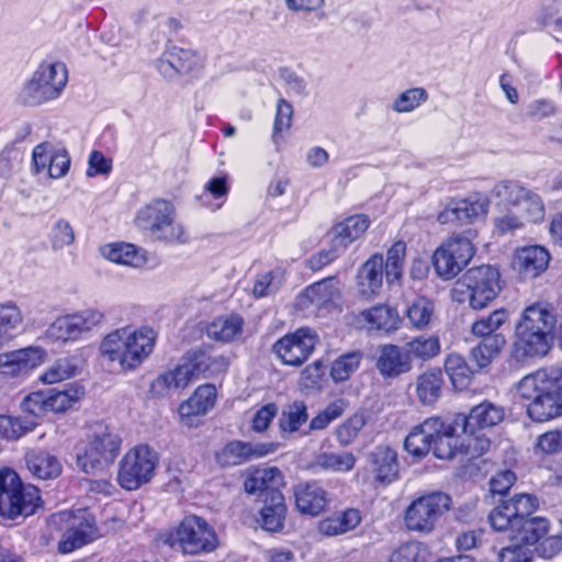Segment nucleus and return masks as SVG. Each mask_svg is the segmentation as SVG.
I'll list each match as a JSON object with an SVG mask.
<instances>
[{
  "instance_id": "nucleus-54",
  "label": "nucleus",
  "mask_w": 562,
  "mask_h": 562,
  "mask_svg": "<svg viewBox=\"0 0 562 562\" xmlns=\"http://www.w3.org/2000/svg\"><path fill=\"white\" fill-rule=\"evenodd\" d=\"M367 420L363 414L357 413L350 416L336 428V437L341 446L350 445L364 427Z\"/></svg>"
},
{
  "instance_id": "nucleus-62",
  "label": "nucleus",
  "mask_w": 562,
  "mask_h": 562,
  "mask_svg": "<svg viewBox=\"0 0 562 562\" xmlns=\"http://www.w3.org/2000/svg\"><path fill=\"white\" fill-rule=\"evenodd\" d=\"M506 212L494 218V229L499 235H506L521 229L525 221L512 209H505Z\"/></svg>"
},
{
  "instance_id": "nucleus-24",
  "label": "nucleus",
  "mask_w": 562,
  "mask_h": 562,
  "mask_svg": "<svg viewBox=\"0 0 562 562\" xmlns=\"http://www.w3.org/2000/svg\"><path fill=\"white\" fill-rule=\"evenodd\" d=\"M273 443L252 445L239 440L227 443L217 454L218 462L224 467L241 464L254 458H261L274 452Z\"/></svg>"
},
{
  "instance_id": "nucleus-7",
  "label": "nucleus",
  "mask_w": 562,
  "mask_h": 562,
  "mask_svg": "<svg viewBox=\"0 0 562 562\" xmlns=\"http://www.w3.org/2000/svg\"><path fill=\"white\" fill-rule=\"evenodd\" d=\"M538 374L524 376L516 386L521 398L530 401L527 406L528 416L537 423H544L562 416V397L547 383L536 380Z\"/></svg>"
},
{
  "instance_id": "nucleus-9",
  "label": "nucleus",
  "mask_w": 562,
  "mask_h": 562,
  "mask_svg": "<svg viewBox=\"0 0 562 562\" xmlns=\"http://www.w3.org/2000/svg\"><path fill=\"white\" fill-rule=\"evenodd\" d=\"M158 462V453L148 445L133 447L120 462L119 484L127 491L139 488L153 479Z\"/></svg>"
},
{
  "instance_id": "nucleus-43",
  "label": "nucleus",
  "mask_w": 562,
  "mask_h": 562,
  "mask_svg": "<svg viewBox=\"0 0 562 562\" xmlns=\"http://www.w3.org/2000/svg\"><path fill=\"white\" fill-rule=\"evenodd\" d=\"M508 313L504 308L495 310L487 316L476 319L471 326L473 336L486 340L487 337L504 336L498 329L507 322Z\"/></svg>"
},
{
  "instance_id": "nucleus-21",
  "label": "nucleus",
  "mask_w": 562,
  "mask_h": 562,
  "mask_svg": "<svg viewBox=\"0 0 562 562\" xmlns=\"http://www.w3.org/2000/svg\"><path fill=\"white\" fill-rule=\"evenodd\" d=\"M46 351L41 347H27L0 355V375L21 376L44 362Z\"/></svg>"
},
{
  "instance_id": "nucleus-64",
  "label": "nucleus",
  "mask_w": 562,
  "mask_h": 562,
  "mask_svg": "<svg viewBox=\"0 0 562 562\" xmlns=\"http://www.w3.org/2000/svg\"><path fill=\"white\" fill-rule=\"evenodd\" d=\"M533 552L528 546L517 541V543L503 548L498 553L499 562H530Z\"/></svg>"
},
{
  "instance_id": "nucleus-42",
  "label": "nucleus",
  "mask_w": 562,
  "mask_h": 562,
  "mask_svg": "<svg viewBox=\"0 0 562 562\" xmlns=\"http://www.w3.org/2000/svg\"><path fill=\"white\" fill-rule=\"evenodd\" d=\"M286 514L284 497L281 493H273L270 503L265 504L261 509L262 527L268 531H278L283 527Z\"/></svg>"
},
{
  "instance_id": "nucleus-40",
  "label": "nucleus",
  "mask_w": 562,
  "mask_h": 562,
  "mask_svg": "<svg viewBox=\"0 0 562 562\" xmlns=\"http://www.w3.org/2000/svg\"><path fill=\"white\" fill-rule=\"evenodd\" d=\"M527 187L517 180L498 181L491 191V196L496 201L497 206L512 209L526 195Z\"/></svg>"
},
{
  "instance_id": "nucleus-12",
  "label": "nucleus",
  "mask_w": 562,
  "mask_h": 562,
  "mask_svg": "<svg viewBox=\"0 0 562 562\" xmlns=\"http://www.w3.org/2000/svg\"><path fill=\"white\" fill-rule=\"evenodd\" d=\"M49 525L57 529L66 527L58 543V551L63 554L70 553L98 537L94 521L90 519L86 512L79 510L78 514L72 512L56 513L50 516Z\"/></svg>"
},
{
  "instance_id": "nucleus-44",
  "label": "nucleus",
  "mask_w": 562,
  "mask_h": 562,
  "mask_svg": "<svg viewBox=\"0 0 562 562\" xmlns=\"http://www.w3.org/2000/svg\"><path fill=\"white\" fill-rule=\"evenodd\" d=\"M307 407L305 403L296 401L282 411L278 420L282 437L296 432L307 422Z\"/></svg>"
},
{
  "instance_id": "nucleus-17",
  "label": "nucleus",
  "mask_w": 562,
  "mask_h": 562,
  "mask_svg": "<svg viewBox=\"0 0 562 562\" xmlns=\"http://www.w3.org/2000/svg\"><path fill=\"white\" fill-rule=\"evenodd\" d=\"M368 473L375 487H385L398 480L397 453L389 446H376L367 457Z\"/></svg>"
},
{
  "instance_id": "nucleus-60",
  "label": "nucleus",
  "mask_w": 562,
  "mask_h": 562,
  "mask_svg": "<svg viewBox=\"0 0 562 562\" xmlns=\"http://www.w3.org/2000/svg\"><path fill=\"white\" fill-rule=\"evenodd\" d=\"M75 240V232L70 223L64 218L57 220L50 229V243L54 249H63Z\"/></svg>"
},
{
  "instance_id": "nucleus-45",
  "label": "nucleus",
  "mask_w": 562,
  "mask_h": 562,
  "mask_svg": "<svg viewBox=\"0 0 562 562\" xmlns=\"http://www.w3.org/2000/svg\"><path fill=\"white\" fill-rule=\"evenodd\" d=\"M445 370L454 389H465L473 375V371L465 359L458 353H450L445 361Z\"/></svg>"
},
{
  "instance_id": "nucleus-8",
  "label": "nucleus",
  "mask_w": 562,
  "mask_h": 562,
  "mask_svg": "<svg viewBox=\"0 0 562 562\" xmlns=\"http://www.w3.org/2000/svg\"><path fill=\"white\" fill-rule=\"evenodd\" d=\"M166 543L184 554L194 555L215 550L218 539L214 529L204 519L189 516L168 536Z\"/></svg>"
},
{
  "instance_id": "nucleus-28",
  "label": "nucleus",
  "mask_w": 562,
  "mask_h": 562,
  "mask_svg": "<svg viewBox=\"0 0 562 562\" xmlns=\"http://www.w3.org/2000/svg\"><path fill=\"white\" fill-rule=\"evenodd\" d=\"M555 324L554 308L547 302H535L525 307L517 323L518 326H526L527 328L547 331L552 335Z\"/></svg>"
},
{
  "instance_id": "nucleus-39",
  "label": "nucleus",
  "mask_w": 562,
  "mask_h": 562,
  "mask_svg": "<svg viewBox=\"0 0 562 562\" xmlns=\"http://www.w3.org/2000/svg\"><path fill=\"white\" fill-rule=\"evenodd\" d=\"M85 396L83 386L77 383H70L63 390L53 389L47 394L48 408L54 413H64L75 407Z\"/></svg>"
},
{
  "instance_id": "nucleus-52",
  "label": "nucleus",
  "mask_w": 562,
  "mask_h": 562,
  "mask_svg": "<svg viewBox=\"0 0 562 562\" xmlns=\"http://www.w3.org/2000/svg\"><path fill=\"white\" fill-rule=\"evenodd\" d=\"M22 322V313L14 303L0 304V345L10 339L11 330Z\"/></svg>"
},
{
  "instance_id": "nucleus-3",
  "label": "nucleus",
  "mask_w": 562,
  "mask_h": 562,
  "mask_svg": "<svg viewBox=\"0 0 562 562\" xmlns=\"http://www.w3.org/2000/svg\"><path fill=\"white\" fill-rule=\"evenodd\" d=\"M176 217L175 205L167 200L157 199L137 212L135 223L156 240L166 244H186L189 235Z\"/></svg>"
},
{
  "instance_id": "nucleus-5",
  "label": "nucleus",
  "mask_w": 562,
  "mask_h": 562,
  "mask_svg": "<svg viewBox=\"0 0 562 562\" xmlns=\"http://www.w3.org/2000/svg\"><path fill=\"white\" fill-rule=\"evenodd\" d=\"M40 502L38 488L24 486L18 473L11 469L0 470V516L14 519L33 515Z\"/></svg>"
},
{
  "instance_id": "nucleus-6",
  "label": "nucleus",
  "mask_w": 562,
  "mask_h": 562,
  "mask_svg": "<svg viewBox=\"0 0 562 562\" xmlns=\"http://www.w3.org/2000/svg\"><path fill=\"white\" fill-rule=\"evenodd\" d=\"M122 439L113 429L99 425L90 435L87 445L77 454L78 467L87 474L103 471L120 453Z\"/></svg>"
},
{
  "instance_id": "nucleus-41",
  "label": "nucleus",
  "mask_w": 562,
  "mask_h": 562,
  "mask_svg": "<svg viewBox=\"0 0 562 562\" xmlns=\"http://www.w3.org/2000/svg\"><path fill=\"white\" fill-rule=\"evenodd\" d=\"M406 316L414 328L426 329L435 317V303L426 296H418L408 304Z\"/></svg>"
},
{
  "instance_id": "nucleus-59",
  "label": "nucleus",
  "mask_w": 562,
  "mask_h": 562,
  "mask_svg": "<svg viewBox=\"0 0 562 562\" xmlns=\"http://www.w3.org/2000/svg\"><path fill=\"white\" fill-rule=\"evenodd\" d=\"M346 409L344 401H336L326 406L310 422L311 430H323L330 423L339 418Z\"/></svg>"
},
{
  "instance_id": "nucleus-27",
  "label": "nucleus",
  "mask_w": 562,
  "mask_h": 562,
  "mask_svg": "<svg viewBox=\"0 0 562 562\" xmlns=\"http://www.w3.org/2000/svg\"><path fill=\"white\" fill-rule=\"evenodd\" d=\"M293 493L295 505L302 514L317 516L327 505V493L316 482L299 483Z\"/></svg>"
},
{
  "instance_id": "nucleus-26",
  "label": "nucleus",
  "mask_w": 562,
  "mask_h": 562,
  "mask_svg": "<svg viewBox=\"0 0 562 562\" xmlns=\"http://www.w3.org/2000/svg\"><path fill=\"white\" fill-rule=\"evenodd\" d=\"M549 252L540 246L525 247L516 251L513 266L525 279H532L546 270Z\"/></svg>"
},
{
  "instance_id": "nucleus-38",
  "label": "nucleus",
  "mask_w": 562,
  "mask_h": 562,
  "mask_svg": "<svg viewBox=\"0 0 562 562\" xmlns=\"http://www.w3.org/2000/svg\"><path fill=\"white\" fill-rule=\"evenodd\" d=\"M243 326L244 321L239 315L220 316L207 325L206 335L211 339L229 342L241 334Z\"/></svg>"
},
{
  "instance_id": "nucleus-61",
  "label": "nucleus",
  "mask_w": 562,
  "mask_h": 562,
  "mask_svg": "<svg viewBox=\"0 0 562 562\" xmlns=\"http://www.w3.org/2000/svg\"><path fill=\"white\" fill-rule=\"evenodd\" d=\"M424 434L429 438L431 446L441 438L443 435L452 431L454 426H461L460 424L453 422L445 420L441 417H429L425 419L422 424Z\"/></svg>"
},
{
  "instance_id": "nucleus-35",
  "label": "nucleus",
  "mask_w": 562,
  "mask_h": 562,
  "mask_svg": "<svg viewBox=\"0 0 562 562\" xmlns=\"http://www.w3.org/2000/svg\"><path fill=\"white\" fill-rule=\"evenodd\" d=\"M370 220L367 215H353L337 224L330 232V236L337 240L342 248L359 239L367 232Z\"/></svg>"
},
{
  "instance_id": "nucleus-19",
  "label": "nucleus",
  "mask_w": 562,
  "mask_h": 562,
  "mask_svg": "<svg viewBox=\"0 0 562 562\" xmlns=\"http://www.w3.org/2000/svg\"><path fill=\"white\" fill-rule=\"evenodd\" d=\"M202 68V58L191 49L172 47L157 60V69L166 79L172 80L179 75L198 74Z\"/></svg>"
},
{
  "instance_id": "nucleus-50",
  "label": "nucleus",
  "mask_w": 562,
  "mask_h": 562,
  "mask_svg": "<svg viewBox=\"0 0 562 562\" xmlns=\"http://www.w3.org/2000/svg\"><path fill=\"white\" fill-rule=\"evenodd\" d=\"M362 361L360 351H351L341 355L333 363L330 368L331 379L338 383L347 381L355 373Z\"/></svg>"
},
{
  "instance_id": "nucleus-30",
  "label": "nucleus",
  "mask_w": 562,
  "mask_h": 562,
  "mask_svg": "<svg viewBox=\"0 0 562 562\" xmlns=\"http://www.w3.org/2000/svg\"><path fill=\"white\" fill-rule=\"evenodd\" d=\"M284 485L281 471L278 468H262L252 470L244 482V488L248 494L262 492L280 493L279 488Z\"/></svg>"
},
{
  "instance_id": "nucleus-47",
  "label": "nucleus",
  "mask_w": 562,
  "mask_h": 562,
  "mask_svg": "<svg viewBox=\"0 0 562 562\" xmlns=\"http://www.w3.org/2000/svg\"><path fill=\"white\" fill-rule=\"evenodd\" d=\"M506 344L505 336L487 337L472 348L471 357L480 369L486 368Z\"/></svg>"
},
{
  "instance_id": "nucleus-55",
  "label": "nucleus",
  "mask_w": 562,
  "mask_h": 562,
  "mask_svg": "<svg viewBox=\"0 0 562 562\" xmlns=\"http://www.w3.org/2000/svg\"><path fill=\"white\" fill-rule=\"evenodd\" d=\"M76 367L68 358L56 360L46 371L40 376V380L45 384H54L67 380L75 375Z\"/></svg>"
},
{
  "instance_id": "nucleus-53",
  "label": "nucleus",
  "mask_w": 562,
  "mask_h": 562,
  "mask_svg": "<svg viewBox=\"0 0 562 562\" xmlns=\"http://www.w3.org/2000/svg\"><path fill=\"white\" fill-rule=\"evenodd\" d=\"M428 100V92L422 87L403 91L393 102L392 109L397 113H407Z\"/></svg>"
},
{
  "instance_id": "nucleus-29",
  "label": "nucleus",
  "mask_w": 562,
  "mask_h": 562,
  "mask_svg": "<svg viewBox=\"0 0 562 562\" xmlns=\"http://www.w3.org/2000/svg\"><path fill=\"white\" fill-rule=\"evenodd\" d=\"M101 255L117 265L140 268L147 262L145 250L128 243H112L100 248Z\"/></svg>"
},
{
  "instance_id": "nucleus-58",
  "label": "nucleus",
  "mask_w": 562,
  "mask_h": 562,
  "mask_svg": "<svg viewBox=\"0 0 562 562\" xmlns=\"http://www.w3.org/2000/svg\"><path fill=\"white\" fill-rule=\"evenodd\" d=\"M405 450L416 457L427 454L431 449V442L423 431L422 425H416L407 435L404 442Z\"/></svg>"
},
{
  "instance_id": "nucleus-15",
  "label": "nucleus",
  "mask_w": 562,
  "mask_h": 562,
  "mask_svg": "<svg viewBox=\"0 0 562 562\" xmlns=\"http://www.w3.org/2000/svg\"><path fill=\"white\" fill-rule=\"evenodd\" d=\"M474 256V247L469 238L456 236L447 239L432 255L436 273L443 280L453 279Z\"/></svg>"
},
{
  "instance_id": "nucleus-4",
  "label": "nucleus",
  "mask_w": 562,
  "mask_h": 562,
  "mask_svg": "<svg viewBox=\"0 0 562 562\" xmlns=\"http://www.w3.org/2000/svg\"><path fill=\"white\" fill-rule=\"evenodd\" d=\"M68 81V70L64 63H42L31 79L22 87L18 99L25 105H41L57 99Z\"/></svg>"
},
{
  "instance_id": "nucleus-48",
  "label": "nucleus",
  "mask_w": 562,
  "mask_h": 562,
  "mask_svg": "<svg viewBox=\"0 0 562 562\" xmlns=\"http://www.w3.org/2000/svg\"><path fill=\"white\" fill-rule=\"evenodd\" d=\"M526 195L516 204L514 211L522 216L524 221L539 223L544 218L546 209L542 199L528 189Z\"/></svg>"
},
{
  "instance_id": "nucleus-56",
  "label": "nucleus",
  "mask_w": 562,
  "mask_h": 562,
  "mask_svg": "<svg viewBox=\"0 0 562 562\" xmlns=\"http://www.w3.org/2000/svg\"><path fill=\"white\" fill-rule=\"evenodd\" d=\"M458 428H461V426H454L452 428V431H449V434L443 435L431 446L432 452L436 458L449 460L456 456L457 451L461 447L460 440L457 435Z\"/></svg>"
},
{
  "instance_id": "nucleus-18",
  "label": "nucleus",
  "mask_w": 562,
  "mask_h": 562,
  "mask_svg": "<svg viewBox=\"0 0 562 562\" xmlns=\"http://www.w3.org/2000/svg\"><path fill=\"white\" fill-rule=\"evenodd\" d=\"M553 335L516 325L514 357L518 361L544 357L552 347Z\"/></svg>"
},
{
  "instance_id": "nucleus-25",
  "label": "nucleus",
  "mask_w": 562,
  "mask_h": 562,
  "mask_svg": "<svg viewBox=\"0 0 562 562\" xmlns=\"http://www.w3.org/2000/svg\"><path fill=\"white\" fill-rule=\"evenodd\" d=\"M376 369L383 378H397L412 369V360L406 349L396 345H383L376 358Z\"/></svg>"
},
{
  "instance_id": "nucleus-31",
  "label": "nucleus",
  "mask_w": 562,
  "mask_h": 562,
  "mask_svg": "<svg viewBox=\"0 0 562 562\" xmlns=\"http://www.w3.org/2000/svg\"><path fill=\"white\" fill-rule=\"evenodd\" d=\"M400 317L396 310L379 304L362 311L358 316V323L368 330H382L390 333L397 328Z\"/></svg>"
},
{
  "instance_id": "nucleus-36",
  "label": "nucleus",
  "mask_w": 562,
  "mask_h": 562,
  "mask_svg": "<svg viewBox=\"0 0 562 562\" xmlns=\"http://www.w3.org/2000/svg\"><path fill=\"white\" fill-rule=\"evenodd\" d=\"M384 259L380 254L371 256L361 267L358 279L363 294H375L383 283Z\"/></svg>"
},
{
  "instance_id": "nucleus-2",
  "label": "nucleus",
  "mask_w": 562,
  "mask_h": 562,
  "mask_svg": "<svg viewBox=\"0 0 562 562\" xmlns=\"http://www.w3.org/2000/svg\"><path fill=\"white\" fill-rule=\"evenodd\" d=\"M156 333L148 326H124L109 333L100 342L103 360L117 363L122 370H135L153 352Z\"/></svg>"
},
{
  "instance_id": "nucleus-34",
  "label": "nucleus",
  "mask_w": 562,
  "mask_h": 562,
  "mask_svg": "<svg viewBox=\"0 0 562 562\" xmlns=\"http://www.w3.org/2000/svg\"><path fill=\"white\" fill-rule=\"evenodd\" d=\"M25 462L29 471L37 479L50 480L61 473V464L48 452L33 450L26 453Z\"/></svg>"
},
{
  "instance_id": "nucleus-63",
  "label": "nucleus",
  "mask_w": 562,
  "mask_h": 562,
  "mask_svg": "<svg viewBox=\"0 0 562 562\" xmlns=\"http://www.w3.org/2000/svg\"><path fill=\"white\" fill-rule=\"evenodd\" d=\"M562 450V430H551L540 435L533 447L537 454H553Z\"/></svg>"
},
{
  "instance_id": "nucleus-10",
  "label": "nucleus",
  "mask_w": 562,
  "mask_h": 562,
  "mask_svg": "<svg viewBox=\"0 0 562 562\" xmlns=\"http://www.w3.org/2000/svg\"><path fill=\"white\" fill-rule=\"evenodd\" d=\"M103 319V313L95 308L58 316L45 330V339L54 344L81 340L99 327Z\"/></svg>"
},
{
  "instance_id": "nucleus-11",
  "label": "nucleus",
  "mask_w": 562,
  "mask_h": 562,
  "mask_svg": "<svg viewBox=\"0 0 562 562\" xmlns=\"http://www.w3.org/2000/svg\"><path fill=\"white\" fill-rule=\"evenodd\" d=\"M211 367V357L205 350H190L175 369L165 372L153 382V392L158 396H165L171 390L184 389Z\"/></svg>"
},
{
  "instance_id": "nucleus-37",
  "label": "nucleus",
  "mask_w": 562,
  "mask_h": 562,
  "mask_svg": "<svg viewBox=\"0 0 562 562\" xmlns=\"http://www.w3.org/2000/svg\"><path fill=\"white\" fill-rule=\"evenodd\" d=\"M443 385L439 370H428L418 375L415 382L416 395L423 405H434L441 396Z\"/></svg>"
},
{
  "instance_id": "nucleus-16",
  "label": "nucleus",
  "mask_w": 562,
  "mask_h": 562,
  "mask_svg": "<svg viewBox=\"0 0 562 562\" xmlns=\"http://www.w3.org/2000/svg\"><path fill=\"white\" fill-rule=\"evenodd\" d=\"M317 341L314 330L302 327L278 339L273 345V352L282 363L299 367L313 353Z\"/></svg>"
},
{
  "instance_id": "nucleus-13",
  "label": "nucleus",
  "mask_w": 562,
  "mask_h": 562,
  "mask_svg": "<svg viewBox=\"0 0 562 562\" xmlns=\"http://www.w3.org/2000/svg\"><path fill=\"white\" fill-rule=\"evenodd\" d=\"M451 498L442 492L423 495L411 503L405 510L404 521L408 530L428 533L440 517L450 508Z\"/></svg>"
},
{
  "instance_id": "nucleus-23",
  "label": "nucleus",
  "mask_w": 562,
  "mask_h": 562,
  "mask_svg": "<svg viewBox=\"0 0 562 562\" xmlns=\"http://www.w3.org/2000/svg\"><path fill=\"white\" fill-rule=\"evenodd\" d=\"M488 207L490 200L485 196H477L474 200L465 199L460 201H452L438 215V221L441 224L451 222H471L475 218L486 215Z\"/></svg>"
},
{
  "instance_id": "nucleus-22",
  "label": "nucleus",
  "mask_w": 562,
  "mask_h": 562,
  "mask_svg": "<svg viewBox=\"0 0 562 562\" xmlns=\"http://www.w3.org/2000/svg\"><path fill=\"white\" fill-rule=\"evenodd\" d=\"M504 416L502 406L485 401L474 406L468 416H457L456 423L461 425L463 432L473 435L475 429L496 426L504 419Z\"/></svg>"
},
{
  "instance_id": "nucleus-33",
  "label": "nucleus",
  "mask_w": 562,
  "mask_h": 562,
  "mask_svg": "<svg viewBox=\"0 0 562 562\" xmlns=\"http://www.w3.org/2000/svg\"><path fill=\"white\" fill-rule=\"evenodd\" d=\"M360 522V512L355 508H348L321 520L318 524V531L323 536L335 537L353 530Z\"/></svg>"
},
{
  "instance_id": "nucleus-49",
  "label": "nucleus",
  "mask_w": 562,
  "mask_h": 562,
  "mask_svg": "<svg viewBox=\"0 0 562 562\" xmlns=\"http://www.w3.org/2000/svg\"><path fill=\"white\" fill-rule=\"evenodd\" d=\"M356 464V458L351 452H323L314 461V467L331 472H348Z\"/></svg>"
},
{
  "instance_id": "nucleus-1",
  "label": "nucleus",
  "mask_w": 562,
  "mask_h": 562,
  "mask_svg": "<svg viewBox=\"0 0 562 562\" xmlns=\"http://www.w3.org/2000/svg\"><path fill=\"white\" fill-rule=\"evenodd\" d=\"M538 506L533 495L518 494L496 506L488 515V522L493 530L507 532L509 539L530 548L538 544L550 530L547 518L532 516Z\"/></svg>"
},
{
  "instance_id": "nucleus-14",
  "label": "nucleus",
  "mask_w": 562,
  "mask_h": 562,
  "mask_svg": "<svg viewBox=\"0 0 562 562\" xmlns=\"http://www.w3.org/2000/svg\"><path fill=\"white\" fill-rule=\"evenodd\" d=\"M469 293V304L474 310H482L494 301L502 290L499 272L490 265L469 269L458 282Z\"/></svg>"
},
{
  "instance_id": "nucleus-51",
  "label": "nucleus",
  "mask_w": 562,
  "mask_h": 562,
  "mask_svg": "<svg viewBox=\"0 0 562 562\" xmlns=\"http://www.w3.org/2000/svg\"><path fill=\"white\" fill-rule=\"evenodd\" d=\"M34 422L24 420L9 415H0V437L7 440H18L33 431Z\"/></svg>"
},
{
  "instance_id": "nucleus-57",
  "label": "nucleus",
  "mask_w": 562,
  "mask_h": 562,
  "mask_svg": "<svg viewBox=\"0 0 562 562\" xmlns=\"http://www.w3.org/2000/svg\"><path fill=\"white\" fill-rule=\"evenodd\" d=\"M55 149L56 146L48 142L41 143L33 148L32 167L34 173H49L50 165H53Z\"/></svg>"
},
{
  "instance_id": "nucleus-46",
  "label": "nucleus",
  "mask_w": 562,
  "mask_h": 562,
  "mask_svg": "<svg viewBox=\"0 0 562 562\" xmlns=\"http://www.w3.org/2000/svg\"><path fill=\"white\" fill-rule=\"evenodd\" d=\"M405 349L411 360L413 357L426 361L440 353L441 345L439 337L436 335H420L408 341Z\"/></svg>"
},
{
  "instance_id": "nucleus-20",
  "label": "nucleus",
  "mask_w": 562,
  "mask_h": 562,
  "mask_svg": "<svg viewBox=\"0 0 562 562\" xmlns=\"http://www.w3.org/2000/svg\"><path fill=\"white\" fill-rule=\"evenodd\" d=\"M339 299V282L336 278L331 277L307 286L297 297V306L307 313H315L331 304H336Z\"/></svg>"
},
{
  "instance_id": "nucleus-32",
  "label": "nucleus",
  "mask_w": 562,
  "mask_h": 562,
  "mask_svg": "<svg viewBox=\"0 0 562 562\" xmlns=\"http://www.w3.org/2000/svg\"><path fill=\"white\" fill-rule=\"evenodd\" d=\"M216 389L213 384L200 385L194 393L179 406L182 418L206 414L215 404Z\"/></svg>"
}]
</instances>
